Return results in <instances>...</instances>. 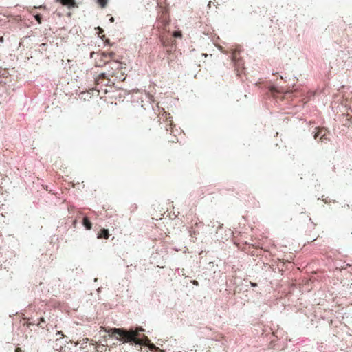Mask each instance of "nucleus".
<instances>
[{"label": "nucleus", "instance_id": "f257e3e1", "mask_svg": "<svg viewBox=\"0 0 352 352\" xmlns=\"http://www.w3.org/2000/svg\"><path fill=\"white\" fill-rule=\"evenodd\" d=\"M114 56L113 52L102 53L100 56L104 61H105L104 72L107 76L113 78V80L122 81L124 80L122 63L117 60H107V58H112Z\"/></svg>", "mask_w": 352, "mask_h": 352}, {"label": "nucleus", "instance_id": "f03ea898", "mask_svg": "<svg viewBox=\"0 0 352 352\" xmlns=\"http://www.w3.org/2000/svg\"><path fill=\"white\" fill-rule=\"evenodd\" d=\"M109 336H115L118 340L124 342H133L136 344V340H143V335L140 332L144 331L142 327H137L135 330H126L121 328H109L104 330Z\"/></svg>", "mask_w": 352, "mask_h": 352}, {"label": "nucleus", "instance_id": "7ed1b4c3", "mask_svg": "<svg viewBox=\"0 0 352 352\" xmlns=\"http://www.w3.org/2000/svg\"><path fill=\"white\" fill-rule=\"evenodd\" d=\"M169 25L170 23H165L164 27V30L168 32V35L162 34L161 36V42L164 47L166 48L167 54H170L176 51V41L173 38L180 39L182 38V31L179 29L171 30Z\"/></svg>", "mask_w": 352, "mask_h": 352}, {"label": "nucleus", "instance_id": "20e7f679", "mask_svg": "<svg viewBox=\"0 0 352 352\" xmlns=\"http://www.w3.org/2000/svg\"><path fill=\"white\" fill-rule=\"evenodd\" d=\"M111 78L104 72L100 73L97 76L94 77L95 89L99 92L100 89H102V87L111 86V84L113 85L114 80L113 79L111 80Z\"/></svg>", "mask_w": 352, "mask_h": 352}, {"label": "nucleus", "instance_id": "39448f33", "mask_svg": "<svg viewBox=\"0 0 352 352\" xmlns=\"http://www.w3.org/2000/svg\"><path fill=\"white\" fill-rule=\"evenodd\" d=\"M136 344L147 346L151 350H155V351H160V348L151 343V340L145 335H143V340H136Z\"/></svg>", "mask_w": 352, "mask_h": 352}, {"label": "nucleus", "instance_id": "423d86ee", "mask_svg": "<svg viewBox=\"0 0 352 352\" xmlns=\"http://www.w3.org/2000/svg\"><path fill=\"white\" fill-rule=\"evenodd\" d=\"M159 117H160V121L162 119H163L164 120H165L166 122V124L165 125V128H166V131L170 130V131L172 132L173 120L171 119L172 118L170 117V113H167L166 111H164L163 110L162 113H160Z\"/></svg>", "mask_w": 352, "mask_h": 352}, {"label": "nucleus", "instance_id": "0eeeda50", "mask_svg": "<svg viewBox=\"0 0 352 352\" xmlns=\"http://www.w3.org/2000/svg\"><path fill=\"white\" fill-rule=\"evenodd\" d=\"M314 138H319L322 142H325L327 140H329L327 129L324 128L317 129V131L314 134Z\"/></svg>", "mask_w": 352, "mask_h": 352}, {"label": "nucleus", "instance_id": "6e6552de", "mask_svg": "<svg viewBox=\"0 0 352 352\" xmlns=\"http://www.w3.org/2000/svg\"><path fill=\"white\" fill-rule=\"evenodd\" d=\"M62 5L67 6L69 9L76 7L75 0H57Z\"/></svg>", "mask_w": 352, "mask_h": 352}, {"label": "nucleus", "instance_id": "1a4fd4ad", "mask_svg": "<svg viewBox=\"0 0 352 352\" xmlns=\"http://www.w3.org/2000/svg\"><path fill=\"white\" fill-rule=\"evenodd\" d=\"M109 237V230L107 229H101L97 234L98 239H108Z\"/></svg>", "mask_w": 352, "mask_h": 352}, {"label": "nucleus", "instance_id": "9d476101", "mask_svg": "<svg viewBox=\"0 0 352 352\" xmlns=\"http://www.w3.org/2000/svg\"><path fill=\"white\" fill-rule=\"evenodd\" d=\"M82 224L88 230H90L92 228V223L87 217L83 218Z\"/></svg>", "mask_w": 352, "mask_h": 352}, {"label": "nucleus", "instance_id": "9b49d317", "mask_svg": "<svg viewBox=\"0 0 352 352\" xmlns=\"http://www.w3.org/2000/svg\"><path fill=\"white\" fill-rule=\"evenodd\" d=\"M96 2L102 8H104L108 3V0H96Z\"/></svg>", "mask_w": 352, "mask_h": 352}, {"label": "nucleus", "instance_id": "f8f14e48", "mask_svg": "<svg viewBox=\"0 0 352 352\" xmlns=\"http://www.w3.org/2000/svg\"><path fill=\"white\" fill-rule=\"evenodd\" d=\"M96 29L98 31L97 32V34H98V36H100L102 39H104V35L103 34V32H104L102 28H100V27H98Z\"/></svg>", "mask_w": 352, "mask_h": 352}, {"label": "nucleus", "instance_id": "ddd939ff", "mask_svg": "<svg viewBox=\"0 0 352 352\" xmlns=\"http://www.w3.org/2000/svg\"><path fill=\"white\" fill-rule=\"evenodd\" d=\"M34 18L35 19L38 21V22H41V14H36L34 15Z\"/></svg>", "mask_w": 352, "mask_h": 352}, {"label": "nucleus", "instance_id": "4468645a", "mask_svg": "<svg viewBox=\"0 0 352 352\" xmlns=\"http://www.w3.org/2000/svg\"><path fill=\"white\" fill-rule=\"evenodd\" d=\"M199 233L197 232H196L195 230H192V231H190V235L191 236H193V235H197Z\"/></svg>", "mask_w": 352, "mask_h": 352}, {"label": "nucleus", "instance_id": "2eb2a0df", "mask_svg": "<svg viewBox=\"0 0 352 352\" xmlns=\"http://www.w3.org/2000/svg\"><path fill=\"white\" fill-rule=\"evenodd\" d=\"M191 283H192L193 285H196V286H198V285H199V283H198V281H197L196 280H192V281H191Z\"/></svg>", "mask_w": 352, "mask_h": 352}, {"label": "nucleus", "instance_id": "dca6fc26", "mask_svg": "<svg viewBox=\"0 0 352 352\" xmlns=\"http://www.w3.org/2000/svg\"><path fill=\"white\" fill-rule=\"evenodd\" d=\"M57 334L60 335V338H63L65 335L61 331H57Z\"/></svg>", "mask_w": 352, "mask_h": 352}, {"label": "nucleus", "instance_id": "f3484780", "mask_svg": "<svg viewBox=\"0 0 352 352\" xmlns=\"http://www.w3.org/2000/svg\"><path fill=\"white\" fill-rule=\"evenodd\" d=\"M250 284L252 287H256L257 286V284L256 283H252V282H250Z\"/></svg>", "mask_w": 352, "mask_h": 352}, {"label": "nucleus", "instance_id": "a211bd4d", "mask_svg": "<svg viewBox=\"0 0 352 352\" xmlns=\"http://www.w3.org/2000/svg\"><path fill=\"white\" fill-rule=\"evenodd\" d=\"M15 352H22V351L19 347H17L15 350Z\"/></svg>", "mask_w": 352, "mask_h": 352}, {"label": "nucleus", "instance_id": "6ab92c4d", "mask_svg": "<svg viewBox=\"0 0 352 352\" xmlns=\"http://www.w3.org/2000/svg\"><path fill=\"white\" fill-rule=\"evenodd\" d=\"M109 21H110V22H111V23H113V22L114 21V19H113V17H112V16H111V17L109 19Z\"/></svg>", "mask_w": 352, "mask_h": 352}, {"label": "nucleus", "instance_id": "aec40b11", "mask_svg": "<svg viewBox=\"0 0 352 352\" xmlns=\"http://www.w3.org/2000/svg\"><path fill=\"white\" fill-rule=\"evenodd\" d=\"M175 141H177V138L176 137L174 138V140H173L172 142H175Z\"/></svg>", "mask_w": 352, "mask_h": 352}, {"label": "nucleus", "instance_id": "412c9836", "mask_svg": "<svg viewBox=\"0 0 352 352\" xmlns=\"http://www.w3.org/2000/svg\"><path fill=\"white\" fill-rule=\"evenodd\" d=\"M67 14L68 16H70V15H71V12H68L67 13Z\"/></svg>", "mask_w": 352, "mask_h": 352}, {"label": "nucleus", "instance_id": "4be33fe9", "mask_svg": "<svg viewBox=\"0 0 352 352\" xmlns=\"http://www.w3.org/2000/svg\"><path fill=\"white\" fill-rule=\"evenodd\" d=\"M3 41V37H1V38H0V41H1V42H2Z\"/></svg>", "mask_w": 352, "mask_h": 352}, {"label": "nucleus", "instance_id": "5701e85b", "mask_svg": "<svg viewBox=\"0 0 352 352\" xmlns=\"http://www.w3.org/2000/svg\"><path fill=\"white\" fill-rule=\"evenodd\" d=\"M350 265L349 264H347L346 266L344 267L345 269H346L347 267H349Z\"/></svg>", "mask_w": 352, "mask_h": 352}, {"label": "nucleus", "instance_id": "b1692460", "mask_svg": "<svg viewBox=\"0 0 352 352\" xmlns=\"http://www.w3.org/2000/svg\"><path fill=\"white\" fill-rule=\"evenodd\" d=\"M104 42H105V43H108V42H109V40H108V39H106V40L104 41Z\"/></svg>", "mask_w": 352, "mask_h": 352}, {"label": "nucleus", "instance_id": "393cba45", "mask_svg": "<svg viewBox=\"0 0 352 352\" xmlns=\"http://www.w3.org/2000/svg\"><path fill=\"white\" fill-rule=\"evenodd\" d=\"M235 58V53L233 54V59Z\"/></svg>", "mask_w": 352, "mask_h": 352}]
</instances>
